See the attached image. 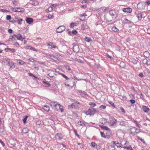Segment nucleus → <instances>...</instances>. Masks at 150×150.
Returning a JSON list of instances; mask_svg holds the SVG:
<instances>
[{
  "mask_svg": "<svg viewBox=\"0 0 150 150\" xmlns=\"http://www.w3.org/2000/svg\"><path fill=\"white\" fill-rule=\"evenodd\" d=\"M109 150H115V148L113 145H111L109 147Z\"/></svg>",
  "mask_w": 150,
  "mask_h": 150,
  "instance_id": "32",
  "label": "nucleus"
},
{
  "mask_svg": "<svg viewBox=\"0 0 150 150\" xmlns=\"http://www.w3.org/2000/svg\"><path fill=\"white\" fill-rule=\"evenodd\" d=\"M78 124L80 125H85V124L83 122L81 121H79L78 122Z\"/></svg>",
  "mask_w": 150,
  "mask_h": 150,
  "instance_id": "41",
  "label": "nucleus"
},
{
  "mask_svg": "<svg viewBox=\"0 0 150 150\" xmlns=\"http://www.w3.org/2000/svg\"><path fill=\"white\" fill-rule=\"evenodd\" d=\"M137 8L138 9H142L143 8L144 6L143 5V4L142 3V2H141L140 3H139L137 4Z\"/></svg>",
  "mask_w": 150,
  "mask_h": 150,
  "instance_id": "16",
  "label": "nucleus"
},
{
  "mask_svg": "<svg viewBox=\"0 0 150 150\" xmlns=\"http://www.w3.org/2000/svg\"><path fill=\"white\" fill-rule=\"evenodd\" d=\"M99 110H96L93 108H90L85 113L87 115H93L95 113H97L99 112Z\"/></svg>",
  "mask_w": 150,
  "mask_h": 150,
  "instance_id": "1",
  "label": "nucleus"
},
{
  "mask_svg": "<svg viewBox=\"0 0 150 150\" xmlns=\"http://www.w3.org/2000/svg\"><path fill=\"white\" fill-rule=\"evenodd\" d=\"M7 65L10 67V69L11 68L13 69L15 67L14 63L12 62H10V61H8Z\"/></svg>",
  "mask_w": 150,
  "mask_h": 150,
  "instance_id": "12",
  "label": "nucleus"
},
{
  "mask_svg": "<svg viewBox=\"0 0 150 150\" xmlns=\"http://www.w3.org/2000/svg\"><path fill=\"white\" fill-rule=\"evenodd\" d=\"M107 79L108 81H111V77L108 75H107Z\"/></svg>",
  "mask_w": 150,
  "mask_h": 150,
  "instance_id": "52",
  "label": "nucleus"
},
{
  "mask_svg": "<svg viewBox=\"0 0 150 150\" xmlns=\"http://www.w3.org/2000/svg\"><path fill=\"white\" fill-rule=\"evenodd\" d=\"M16 38L18 40L23 41L25 39V38H23L22 36L20 34H18L16 35Z\"/></svg>",
  "mask_w": 150,
  "mask_h": 150,
  "instance_id": "14",
  "label": "nucleus"
},
{
  "mask_svg": "<svg viewBox=\"0 0 150 150\" xmlns=\"http://www.w3.org/2000/svg\"><path fill=\"white\" fill-rule=\"evenodd\" d=\"M142 109L143 111L145 112H147L149 110L148 107L146 106H143Z\"/></svg>",
  "mask_w": 150,
  "mask_h": 150,
  "instance_id": "15",
  "label": "nucleus"
},
{
  "mask_svg": "<svg viewBox=\"0 0 150 150\" xmlns=\"http://www.w3.org/2000/svg\"><path fill=\"white\" fill-rule=\"evenodd\" d=\"M55 103L56 102L54 101L50 102V106L52 108H54V105Z\"/></svg>",
  "mask_w": 150,
  "mask_h": 150,
  "instance_id": "37",
  "label": "nucleus"
},
{
  "mask_svg": "<svg viewBox=\"0 0 150 150\" xmlns=\"http://www.w3.org/2000/svg\"><path fill=\"white\" fill-rule=\"evenodd\" d=\"M16 140L13 139H11L9 140V143L10 144L14 146L16 144Z\"/></svg>",
  "mask_w": 150,
  "mask_h": 150,
  "instance_id": "6",
  "label": "nucleus"
},
{
  "mask_svg": "<svg viewBox=\"0 0 150 150\" xmlns=\"http://www.w3.org/2000/svg\"><path fill=\"white\" fill-rule=\"evenodd\" d=\"M103 22V21H102V20H101V19H99L98 21V24H101Z\"/></svg>",
  "mask_w": 150,
  "mask_h": 150,
  "instance_id": "63",
  "label": "nucleus"
},
{
  "mask_svg": "<svg viewBox=\"0 0 150 150\" xmlns=\"http://www.w3.org/2000/svg\"><path fill=\"white\" fill-rule=\"evenodd\" d=\"M91 145L93 147H94L95 146H97V145L96 144L95 142H93L91 143Z\"/></svg>",
  "mask_w": 150,
  "mask_h": 150,
  "instance_id": "46",
  "label": "nucleus"
},
{
  "mask_svg": "<svg viewBox=\"0 0 150 150\" xmlns=\"http://www.w3.org/2000/svg\"><path fill=\"white\" fill-rule=\"evenodd\" d=\"M106 108V106L105 105H101L100 107L99 108H100L105 109Z\"/></svg>",
  "mask_w": 150,
  "mask_h": 150,
  "instance_id": "47",
  "label": "nucleus"
},
{
  "mask_svg": "<svg viewBox=\"0 0 150 150\" xmlns=\"http://www.w3.org/2000/svg\"><path fill=\"white\" fill-rule=\"evenodd\" d=\"M124 148L127 149L128 150H132V149L131 146H124Z\"/></svg>",
  "mask_w": 150,
  "mask_h": 150,
  "instance_id": "38",
  "label": "nucleus"
},
{
  "mask_svg": "<svg viewBox=\"0 0 150 150\" xmlns=\"http://www.w3.org/2000/svg\"><path fill=\"white\" fill-rule=\"evenodd\" d=\"M132 122H134L136 124L137 126L138 127H140V126L138 123L137 121L134 120H132Z\"/></svg>",
  "mask_w": 150,
  "mask_h": 150,
  "instance_id": "40",
  "label": "nucleus"
},
{
  "mask_svg": "<svg viewBox=\"0 0 150 150\" xmlns=\"http://www.w3.org/2000/svg\"><path fill=\"white\" fill-rule=\"evenodd\" d=\"M1 11L3 12H9V11L8 10H4L3 9H1Z\"/></svg>",
  "mask_w": 150,
  "mask_h": 150,
  "instance_id": "58",
  "label": "nucleus"
},
{
  "mask_svg": "<svg viewBox=\"0 0 150 150\" xmlns=\"http://www.w3.org/2000/svg\"><path fill=\"white\" fill-rule=\"evenodd\" d=\"M122 11L125 12L130 13L132 11V9L130 8H126L123 9Z\"/></svg>",
  "mask_w": 150,
  "mask_h": 150,
  "instance_id": "8",
  "label": "nucleus"
},
{
  "mask_svg": "<svg viewBox=\"0 0 150 150\" xmlns=\"http://www.w3.org/2000/svg\"><path fill=\"white\" fill-rule=\"evenodd\" d=\"M30 50H33V51H36V52H38V50H37V49L34 48H33L32 47H30Z\"/></svg>",
  "mask_w": 150,
  "mask_h": 150,
  "instance_id": "48",
  "label": "nucleus"
},
{
  "mask_svg": "<svg viewBox=\"0 0 150 150\" xmlns=\"http://www.w3.org/2000/svg\"><path fill=\"white\" fill-rule=\"evenodd\" d=\"M107 22L108 23V24H111L114 23L115 22L114 21L112 20L109 21L108 20H107Z\"/></svg>",
  "mask_w": 150,
  "mask_h": 150,
  "instance_id": "27",
  "label": "nucleus"
},
{
  "mask_svg": "<svg viewBox=\"0 0 150 150\" xmlns=\"http://www.w3.org/2000/svg\"><path fill=\"white\" fill-rule=\"evenodd\" d=\"M28 131L29 129L26 127L24 128L22 130V132L24 134H26L28 133Z\"/></svg>",
  "mask_w": 150,
  "mask_h": 150,
  "instance_id": "19",
  "label": "nucleus"
},
{
  "mask_svg": "<svg viewBox=\"0 0 150 150\" xmlns=\"http://www.w3.org/2000/svg\"><path fill=\"white\" fill-rule=\"evenodd\" d=\"M130 101L131 102V103L132 104H134V103L135 102V101L134 100H132V99L130 100Z\"/></svg>",
  "mask_w": 150,
  "mask_h": 150,
  "instance_id": "62",
  "label": "nucleus"
},
{
  "mask_svg": "<svg viewBox=\"0 0 150 150\" xmlns=\"http://www.w3.org/2000/svg\"><path fill=\"white\" fill-rule=\"evenodd\" d=\"M28 116H24V117L23 119V123L24 124H25L26 122V120L28 118Z\"/></svg>",
  "mask_w": 150,
  "mask_h": 150,
  "instance_id": "31",
  "label": "nucleus"
},
{
  "mask_svg": "<svg viewBox=\"0 0 150 150\" xmlns=\"http://www.w3.org/2000/svg\"><path fill=\"white\" fill-rule=\"evenodd\" d=\"M58 104L57 102H56L55 103L54 105V109L56 110L57 111H58V108H57V107H58Z\"/></svg>",
  "mask_w": 150,
  "mask_h": 150,
  "instance_id": "29",
  "label": "nucleus"
},
{
  "mask_svg": "<svg viewBox=\"0 0 150 150\" xmlns=\"http://www.w3.org/2000/svg\"><path fill=\"white\" fill-rule=\"evenodd\" d=\"M8 50L12 51L13 52H15V49H13V48L11 49V48H8Z\"/></svg>",
  "mask_w": 150,
  "mask_h": 150,
  "instance_id": "50",
  "label": "nucleus"
},
{
  "mask_svg": "<svg viewBox=\"0 0 150 150\" xmlns=\"http://www.w3.org/2000/svg\"><path fill=\"white\" fill-rule=\"evenodd\" d=\"M147 33L150 34V28H149L147 30Z\"/></svg>",
  "mask_w": 150,
  "mask_h": 150,
  "instance_id": "64",
  "label": "nucleus"
},
{
  "mask_svg": "<svg viewBox=\"0 0 150 150\" xmlns=\"http://www.w3.org/2000/svg\"><path fill=\"white\" fill-rule=\"evenodd\" d=\"M130 61L134 64H136L137 63L138 61L135 59L134 58H132L130 59Z\"/></svg>",
  "mask_w": 150,
  "mask_h": 150,
  "instance_id": "20",
  "label": "nucleus"
},
{
  "mask_svg": "<svg viewBox=\"0 0 150 150\" xmlns=\"http://www.w3.org/2000/svg\"><path fill=\"white\" fill-rule=\"evenodd\" d=\"M6 18L7 20H11V16L10 15H7Z\"/></svg>",
  "mask_w": 150,
  "mask_h": 150,
  "instance_id": "45",
  "label": "nucleus"
},
{
  "mask_svg": "<svg viewBox=\"0 0 150 150\" xmlns=\"http://www.w3.org/2000/svg\"><path fill=\"white\" fill-rule=\"evenodd\" d=\"M74 131L76 135L78 137H79V135L78 134L77 130L76 129H74Z\"/></svg>",
  "mask_w": 150,
  "mask_h": 150,
  "instance_id": "55",
  "label": "nucleus"
},
{
  "mask_svg": "<svg viewBox=\"0 0 150 150\" xmlns=\"http://www.w3.org/2000/svg\"><path fill=\"white\" fill-rule=\"evenodd\" d=\"M23 20L22 18L19 19L17 20V22H18V24H21V22H22L23 21Z\"/></svg>",
  "mask_w": 150,
  "mask_h": 150,
  "instance_id": "39",
  "label": "nucleus"
},
{
  "mask_svg": "<svg viewBox=\"0 0 150 150\" xmlns=\"http://www.w3.org/2000/svg\"><path fill=\"white\" fill-rule=\"evenodd\" d=\"M123 21L125 23H131V21H130L128 20L127 18L124 19V20H123Z\"/></svg>",
  "mask_w": 150,
  "mask_h": 150,
  "instance_id": "34",
  "label": "nucleus"
},
{
  "mask_svg": "<svg viewBox=\"0 0 150 150\" xmlns=\"http://www.w3.org/2000/svg\"><path fill=\"white\" fill-rule=\"evenodd\" d=\"M76 106L74 103H72L71 105H69L68 106V108L69 109H71L73 108H75Z\"/></svg>",
  "mask_w": 150,
  "mask_h": 150,
  "instance_id": "24",
  "label": "nucleus"
},
{
  "mask_svg": "<svg viewBox=\"0 0 150 150\" xmlns=\"http://www.w3.org/2000/svg\"><path fill=\"white\" fill-rule=\"evenodd\" d=\"M110 125L112 126L116 125L117 122V120L112 116L110 117Z\"/></svg>",
  "mask_w": 150,
  "mask_h": 150,
  "instance_id": "2",
  "label": "nucleus"
},
{
  "mask_svg": "<svg viewBox=\"0 0 150 150\" xmlns=\"http://www.w3.org/2000/svg\"><path fill=\"white\" fill-rule=\"evenodd\" d=\"M89 104L92 107L96 106V104L93 102H90L89 103Z\"/></svg>",
  "mask_w": 150,
  "mask_h": 150,
  "instance_id": "36",
  "label": "nucleus"
},
{
  "mask_svg": "<svg viewBox=\"0 0 150 150\" xmlns=\"http://www.w3.org/2000/svg\"><path fill=\"white\" fill-rule=\"evenodd\" d=\"M101 121H104V122H107V120L106 119H105V118H102L101 119Z\"/></svg>",
  "mask_w": 150,
  "mask_h": 150,
  "instance_id": "61",
  "label": "nucleus"
},
{
  "mask_svg": "<svg viewBox=\"0 0 150 150\" xmlns=\"http://www.w3.org/2000/svg\"><path fill=\"white\" fill-rule=\"evenodd\" d=\"M73 50L74 52H78L79 50V46L77 45H75L73 46Z\"/></svg>",
  "mask_w": 150,
  "mask_h": 150,
  "instance_id": "10",
  "label": "nucleus"
},
{
  "mask_svg": "<svg viewBox=\"0 0 150 150\" xmlns=\"http://www.w3.org/2000/svg\"><path fill=\"white\" fill-rule=\"evenodd\" d=\"M135 14L137 16L138 19L139 20H141L142 18V14L141 13L139 12H135Z\"/></svg>",
  "mask_w": 150,
  "mask_h": 150,
  "instance_id": "7",
  "label": "nucleus"
},
{
  "mask_svg": "<svg viewBox=\"0 0 150 150\" xmlns=\"http://www.w3.org/2000/svg\"><path fill=\"white\" fill-rule=\"evenodd\" d=\"M25 21L27 23L29 24H30L33 22V20L32 18L26 17L25 18Z\"/></svg>",
  "mask_w": 150,
  "mask_h": 150,
  "instance_id": "9",
  "label": "nucleus"
},
{
  "mask_svg": "<svg viewBox=\"0 0 150 150\" xmlns=\"http://www.w3.org/2000/svg\"><path fill=\"white\" fill-rule=\"evenodd\" d=\"M12 10L15 12H18L17 9H16V8H13L12 9Z\"/></svg>",
  "mask_w": 150,
  "mask_h": 150,
  "instance_id": "60",
  "label": "nucleus"
},
{
  "mask_svg": "<svg viewBox=\"0 0 150 150\" xmlns=\"http://www.w3.org/2000/svg\"><path fill=\"white\" fill-rule=\"evenodd\" d=\"M112 30L114 32H117L119 30L115 26L112 27Z\"/></svg>",
  "mask_w": 150,
  "mask_h": 150,
  "instance_id": "28",
  "label": "nucleus"
},
{
  "mask_svg": "<svg viewBox=\"0 0 150 150\" xmlns=\"http://www.w3.org/2000/svg\"><path fill=\"white\" fill-rule=\"evenodd\" d=\"M85 40L88 42H89L91 41H92L91 38L90 37H86Z\"/></svg>",
  "mask_w": 150,
  "mask_h": 150,
  "instance_id": "33",
  "label": "nucleus"
},
{
  "mask_svg": "<svg viewBox=\"0 0 150 150\" xmlns=\"http://www.w3.org/2000/svg\"><path fill=\"white\" fill-rule=\"evenodd\" d=\"M109 103L112 106H115L114 104L112 101H109Z\"/></svg>",
  "mask_w": 150,
  "mask_h": 150,
  "instance_id": "59",
  "label": "nucleus"
},
{
  "mask_svg": "<svg viewBox=\"0 0 150 150\" xmlns=\"http://www.w3.org/2000/svg\"><path fill=\"white\" fill-rule=\"evenodd\" d=\"M106 55L107 56V57H108L109 58L112 59H113V57L109 55L108 53L106 54Z\"/></svg>",
  "mask_w": 150,
  "mask_h": 150,
  "instance_id": "53",
  "label": "nucleus"
},
{
  "mask_svg": "<svg viewBox=\"0 0 150 150\" xmlns=\"http://www.w3.org/2000/svg\"><path fill=\"white\" fill-rule=\"evenodd\" d=\"M77 23H71L70 24V27L71 28H72L74 26H76L77 25Z\"/></svg>",
  "mask_w": 150,
  "mask_h": 150,
  "instance_id": "30",
  "label": "nucleus"
},
{
  "mask_svg": "<svg viewBox=\"0 0 150 150\" xmlns=\"http://www.w3.org/2000/svg\"><path fill=\"white\" fill-rule=\"evenodd\" d=\"M18 61H19L18 63L20 65H23L25 63V62H24L20 59L18 60Z\"/></svg>",
  "mask_w": 150,
  "mask_h": 150,
  "instance_id": "35",
  "label": "nucleus"
},
{
  "mask_svg": "<svg viewBox=\"0 0 150 150\" xmlns=\"http://www.w3.org/2000/svg\"><path fill=\"white\" fill-rule=\"evenodd\" d=\"M109 13L111 16H112V18H115L117 16V13L114 10H111L110 11Z\"/></svg>",
  "mask_w": 150,
  "mask_h": 150,
  "instance_id": "5",
  "label": "nucleus"
},
{
  "mask_svg": "<svg viewBox=\"0 0 150 150\" xmlns=\"http://www.w3.org/2000/svg\"><path fill=\"white\" fill-rule=\"evenodd\" d=\"M130 133L133 135H135L136 134L139 133L140 130L139 129H137L135 127H133L130 129Z\"/></svg>",
  "mask_w": 150,
  "mask_h": 150,
  "instance_id": "3",
  "label": "nucleus"
},
{
  "mask_svg": "<svg viewBox=\"0 0 150 150\" xmlns=\"http://www.w3.org/2000/svg\"><path fill=\"white\" fill-rule=\"evenodd\" d=\"M41 123V122L40 120H38L36 122V124L38 125H40Z\"/></svg>",
  "mask_w": 150,
  "mask_h": 150,
  "instance_id": "56",
  "label": "nucleus"
},
{
  "mask_svg": "<svg viewBox=\"0 0 150 150\" xmlns=\"http://www.w3.org/2000/svg\"><path fill=\"white\" fill-rule=\"evenodd\" d=\"M65 28L64 26L61 25L58 27L57 29V33H61L63 32L65 30Z\"/></svg>",
  "mask_w": 150,
  "mask_h": 150,
  "instance_id": "4",
  "label": "nucleus"
},
{
  "mask_svg": "<svg viewBox=\"0 0 150 150\" xmlns=\"http://www.w3.org/2000/svg\"><path fill=\"white\" fill-rule=\"evenodd\" d=\"M65 67L66 69L68 70L69 71L71 70L70 67L68 65H66L65 66Z\"/></svg>",
  "mask_w": 150,
  "mask_h": 150,
  "instance_id": "44",
  "label": "nucleus"
},
{
  "mask_svg": "<svg viewBox=\"0 0 150 150\" xmlns=\"http://www.w3.org/2000/svg\"><path fill=\"white\" fill-rule=\"evenodd\" d=\"M143 54L145 57L147 58L149 56V53L147 51H145L144 53Z\"/></svg>",
  "mask_w": 150,
  "mask_h": 150,
  "instance_id": "25",
  "label": "nucleus"
},
{
  "mask_svg": "<svg viewBox=\"0 0 150 150\" xmlns=\"http://www.w3.org/2000/svg\"><path fill=\"white\" fill-rule=\"evenodd\" d=\"M100 127L104 129L107 130H110L109 128L107 126H105L103 125H100Z\"/></svg>",
  "mask_w": 150,
  "mask_h": 150,
  "instance_id": "23",
  "label": "nucleus"
},
{
  "mask_svg": "<svg viewBox=\"0 0 150 150\" xmlns=\"http://www.w3.org/2000/svg\"><path fill=\"white\" fill-rule=\"evenodd\" d=\"M145 4L147 5H148L150 4V1L147 0L145 2Z\"/></svg>",
  "mask_w": 150,
  "mask_h": 150,
  "instance_id": "49",
  "label": "nucleus"
},
{
  "mask_svg": "<svg viewBox=\"0 0 150 150\" xmlns=\"http://www.w3.org/2000/svg\"><path fill=\"white\" fill-rule=\"evenodd\" d=\"M17 9L18 12H23L25 11V9L21 7H19L16 8Z\"/></svg>",
  "mask_w": 150,
  "mask_h": 150,
  "instance_id": "21",
  "label": "nucleus"
},
{
  "mask_svg": "<svg viewBox=\"0 0 150 150\" xmlns=\"http://www.w3.org/2000/svg\"><path fill=\"white\" fill-rule=\"evenodd\" d=\"M113 143L118 147H121V144L117 141H113Z\"/></svg>",
  "mask_w": 150,
  "mask_h": 150,
  "instance_id": "18",
  "label": "nucleus"
},
{
  "mask_svg": "<svg viewBox=\"0 0 150 150\" xmlns=\"http://www.w3.org/2000/svg\"><path fill=\"white\" fill-rule=\"evenodd\" d=\"M59 74L62 75L63 76V77L64 78H65V79H66L67 80L68 79H69L68 78L67 76H66L64 74H62V73H60Z\"/></svg>",
  "mask_w": 150,
  "mask_h": 150,
  "instance_id": "42",
  "label": "nucleus"
},
{
  "mask_svg": "<svg viewBox=\"0 0 150 150\" xmlns=\"http://www.w3.org/2000/svg\"><path fill=\"white\" fill-rule=\"evenodd\" d=\"M100 134H101V136L102 137L104 138H106L105 134L103 132L101 131V132H100Z\"/></svg>",
  "mask_w": 150,
  "mask_h": 150,
  "instance_id": "43",
  "label": "nucleus"
},
{
  "mask_svg": "<svg viewBox=\"0 0 150 150\" xmlns=\"http://www.w3.org/2000/svg\"><path fill=\"white\" fill-rule=\"evenodd\" d=\"M142 63L143 64H146L147 66L150 65V61L146 59H144L143 60Z\"/></svg>",
  "mask_w": 150,
  "mask_h": 150,
  "instance_id": "11",
  "label": "nucleus"
},
{
  "mask_svg": "<svg viewBox=\"0 0 150 150\" xmlns=\"http://www.w3.org/2000/svg\"><path fill=\"white\" fill-rule=\"evenodd\" d=\"M3 61L5 63H8V62L9 61L7 60L6 58H4L3 59Z\"/></svg>",
  "mask_w": 150,
  "mask_h": 150,
  "instance_id": "54",
  "label": "nucleus"
},
{
  "mask_svg": "<svg viewBox=\"0 0 150 150\" xmlns=\"http://www.w3.org/2000/svg\"><path fill=\"white\" fill-rule=\"evenodd\" d=\"M63 107L60 104H58V110L60 109L61 112H62L64 111V109L63 108Z\"/></svg>",
  "mask_w": 150,
  "mask_h": 150,
  "instance_id": "26",
  "label": "nucleus"
},
{
  "mask_svg": "<svg viewBox=\"0 0 150 150\" xmlns=\"http://www.w3.org/2000/svg\"><path fill=\"white\" fill-rule=\"evenodd\" d=\"M127 125V122L125 121H121L120 122V125L123 126H125Z\"/></svg>",
  "mask_w": 150,
  "mask_h": 150,
  "instance_id": "22",
  "label": "nucleus"
},
{
  "mask_svg": "<svg viewBox=\"0 0 150 150\" xmlns=\"http://www.w3.org/2000/svg\"><path fill=\"white\" fill-rule=\"evenodd\" d=\"M10 21L12 23H16L17 22V20L14 19H13L12 20H10Z\"/></svg>",
  "mask_w": 150,
  "mask_h": 150,
  "instance_id": "57",
  "label": "nucleus"
},
{
  "mask_svg": "<svg viewBox=\"0 0 150 150\" xmlns=\"http://www.w3.org/2000/svg\"><path fill=\"white\" fill-rule=\"evenodd\" d=\"M56 137L59 140H61L63 138L62 134L60 133H57L56 135Z\"/></svg>",
  "mask_w": 150,
  "mask_h": 150,
  "instance_id": "13",
  "label": "nucleus"
},
{
  "mask_svg": "<svg viewBox=\"0 0 150 150\" xmlns=\"http://www.w3.org/2000/svg\"><path fill=\"white\" fill-rule=\"evenodd\" d=\"M43 108L46 112H48L50 110L49 107L47 105H45L43 106Z\"/></svg>",
  "mask_w": 150,
  "mask_h": 150,
  "instance_id": "17",
  "label": "nucleus"
},
{
  "mask_svg": "<svg viewBox=\"0 0 150 150\" xmlns=\"http://www.w3.org/2000/svg\"><path fill=\"white\" fill-rule=\"evenodd\" d=\"M72 33L76 35L77 33V32L76 30H74L72 31Z\"/></svg>",
  "mask_w": 150,
  "mask_h": 150,
  "instance_id": "51",
  "label": "nucleus"
}]
</instances>
